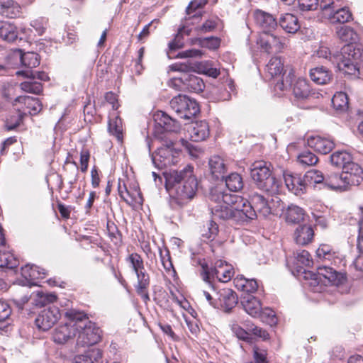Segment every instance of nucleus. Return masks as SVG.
Segmentation results:
<instances>
[{
	"mask_svg": "<svg viewBox=\"0 0 363 363\" xmlns=\"http://www.w3.org/2000/svg\"><path fill=\"white\" fill-rule=\"evenodd\" d=\"M303 273L306 274L305 278L306 279L308 278V275L314 281L321 279V277H323L328 280V283L333 285H339L345 279L342 274L337 273L335 269L328 267H318L317 275L309 272H306V270H303Z\"/></svg>",
	"mask_w": 363,
	"mask_h": 363,
	"instance_id": "obj_15",
	"label": "nucleus"
},
{
	"mask_svg": "<svg viewBox=\"0 0 363 363\" xmlns=\"http://www.w3.org/2000/svg\"><path fill=\"white\" fill-rule=\"evenodd\" d=\"M0 13L10 18L19 17L21 14V7L14 0H0Z\"/></svg>",
	"mask_w": 363,
	"mask_h": 363,
	"instance_id": "obj_27",
	"label": "nucleus"
},
{
	"mask_svg": "<svg viewBox=\"0 0 363 363\" xmlns=\"http://www.w3.org/2000/svg\"><path fill=\"white\" fill-rule=\"evenodd\" d=\"M21 274L26 279L34 281L38 279V267L34 264H26L21 267Z\"/></svg>",
	"mask_w": 363,
	"mask_h": 363,
	"instance_id": "obj_54",
	"label": "nucleus"
},
{
	"mask_svg": "<svg viewBox=\"0 0 363 363\" xmlns=\"http://www.w3.org/2000/svg\"><path fill=\"white\" fill-rule=\"evenodd\" d=\"M26 113L21 112L20 108H17V113L9 116L6 120V128L7 130H12L18 127L23 122Z\"/></svg>",
	"mask_w": 363,
	"mask_h": 363,
	"instance_id": "obj_48",
	"label": "nucleus"
},
{
	"mask_svg": "<svg viewBox=\"0 0 363 363\" xmlns=\"http://www.w3.org/2000/svg\"><path fill=\"white\" fill-rule=\"evenodd\" d=\"M298 7L301 11H313L320 5L318 0H298Z\"/></svg>",
	"mask_w": 363,
	"mask_h": 363,
	"instance_id": "obj_59",
	"label": "nucleus"
},
{
	"mask_svg": "<svg viewBox=\"0 0 363 363\" xmlns=\"http://www.w3.org/2000/svg\"><path fill=\"white\" fill-rule=\"evenodd\" d=\"M68 323L58 325L53 331L52 340L57 344H65L77 335V330Z\"/></svg>",
	"mask_w": 363,
	"mask_h": 363,
	"instance_id": "obj_23",
	"label": "nucleus"
},
{
	"mask_svg": "<svg viewBox=\"0 0 363 363\" xmlns=\"http://www.w3.org/2000/svg\"><path fill=\"white\" fill-rule=\"evenodd\" d=\"M310 77L318 84H325L331 79V74L325 67L320 66L311 69Z\"/></svg>",
	"mask_w": 363,
	"mask_h": 363,
	"instance_id": "obj_37",
	"label": "nucleus"
},
{
	"mask_svg": "<svg viewBox=\"0 0 363 363\" xmlns=\"http://www.w3.org/2000/svg\"><path fill=\"white\" fill-rule=\"evenodd\" d=\"M225 190L219 186H215L211 191V199L216 205L212 208L215 218H227V204L225 200Z\"/></svg>",
	"mask_w": 363,
	"mask_h": 363,
	"instance_id": "obj_13",
	"label": "nucleus"
},
{
	"mask_svg": "<svg viewBox=\"0 0 363 363\" xmlns=\"http://www.w3.org/2000/svg\"><path fill=\"white\" fill-rule=\"evenodd\" d=\"M231 330L238 339L243 340L247 342H251L252 337H250V335L239 325L235 324L231 326Z\"/></svg>",
	"mask_w": 363,
	"mask_h": 363,
	"instance_id": "obj_62",
	"label": "nucleus"
},
{
	"mask_svg": "<svg viewBox=\"0 0 363 363\" xmlns=\"http://www.w3.org/2000/svg\"><path fill=\"white\" fill-rule=\"evenodd\" d=\"M250 199L254 207L241 196L229 194L228 220L242 224L255 218L257 213L263 217H267L270 214H275L277 213L276 210L273 209L270 203L274 201L277 203L281 201L278 197H275V199H272L269 202L258 193L252 194Z\"/></svg>",
	"mask_w": 363,
	"mask_h": 363,
	"instance_id": "obj_1",
	"label": "nucleus"
},
{
	"mask_svg": "<svg viewBox=\"0 0 363 363\" xmlns=\"http://www.w3.org/2000/svg\"><path fill=\"white\" fill-rule=\"evenodd\" d=\"M332 104L333 108L337 111H346L349 106L347 95L342 91L335 93L332 99Z\"/></svg>",
	"mask_w": 363,
	"mask_h": 363,
	"instance_id": "obj_44",
	"label": "nucleus"
},
{
	"mask_svg": "<svg viewBox=\"0 0 363 363\" xmlns=\"http://www.w3.org/2000/svg\"><path fill=\"white\" fill-rule=\"evenodd\" d=\"M106 230L111 241L116 246H121L122 244V235L118 230L116 225L113 221L108 220L106 223Z\"/></svg>",
	"mask_w": 363,
	"mask_h": 363,
	"instance_id": "obj_45",
	"label": "nucleus"
},
{
	"mask_svg": "<svg viewBox=\"0 0 363 363\" xmlns=\"http://www.w3.org/2000/svg\"><path fill=\"white\" fill-rule=\"evenodd\" d=\"M275 89L281 91L291 90L298 101L308 99L313 93L308 82L302 77L296 78L294 69H290L281 82L275 84Z\"/></svg>",
	"mask_w": 363,
	"mask_h": 363,
	"instance_id": "obj_6",
	"label": "nucleus"
},
{
	"mask_svg": "<svg viewBox=\"0 0 363 363\" xmlns=\"http://www.w3.org/2000/svg\"><path fill=\"white\" fill-rule=\"evenodd\" d=\"M179 80L182 82L184 89L191 92H201L205 87L202 79L194 74H186Z\"/></svg>",
	"mask_w": 363,
	"mask_h": 363,
	"instance_id": "obj_30",
	"label": "nucleus"
},
{
	"mask_svg": "<svg viewBox=\"0 0 363 363\" xmlns=\"http://www.w3.org/2000/svg\"><path fill=\"white\" fill-rule=\"evenodd\" d=\"M305 211L296 206L289 205L283 212V218L288 224H298L304 220Z\"/></svg>",
	"mask_w": 363,
	"mask_h": 363,
	"instance_id": "obj_26",
	"label": "nucleus"
},
{
	"mask_svg": "<svg viewBox=\"0 0 363 363\" xmlns=\"http://www.w3.org/2000/svg\"><path fill=\"white\" fill-rule=\"evenodd\" d=\"M192 43L198 44L202 48L216 50L220 46V39L216 37L199 38L193 40Z\"/></svg>",
	"mask_w": 363,
	"mask_h": 363,
	"instance_id": "obj_50",
	"label": "nucleus"
},
{
	"mask_svg": "<svg viewBox=\"0 0 363 363\" xmlns=\"http://www.w3.org/2000/svg\"><path fill=\"white\" fill-rule=\"evenodd\" d=\"M124 201L133 208L142 206L144 199L140 189L136 184H130L127 188Z\"/></svg>",
	"mask_w": 363,
	"mask_h": 363,
	"instance_id": "obj_25",
	"label": "nucleus"
},
{
	"mask_svg": "<svg viewBox=\"0 0 363 363\" xmlns=\"http://www.w3.org/2000/svg\"><path fill=\"white\" fill-rule=\"evenodd\" d=\"M219 19L218 18L208 19L206 21L199 30L201 32H211L216 29L218 26Z\"/></svg>",
	"mask_w": 363,
	"mask_h": 363,
	"instance_id": "obj_63",
	"label": "nucleus"
},
{
	"mask_svg": "<svg viewBox=\"0 0 363 363\" xmlns=\"http://www.w3.org/2000/svg\"><path fill=\"white\" fill-rule=\"evenodd\" d=\"M254 19L256 24L263 30V33H269L277 26L275 17L262 10H256L254 12Z\"/></svg>",
	"mask_w": 363,
	"mask_h": 363,
	"instance_id": "obj_18",
	"label": "nucleus"
},
{
	"mask_svg": "<svg viewBox=\"0 0 363 363\" xmlns=\"http://www.w3.org/2000/svg\"><path fill=\"white\" fill-rule=\"evenodd\" d=\"M60 315V311L57 307H48L39 313L35 321V325L43 331L48 330L57 322Z\"/></svg>",
	"mask_w": 363,
	"mask_h": 363,
	"instance_id": "obj_11",
	"label": "nucleus"
},
{
	"mask_svg": "<svg viewBox=\"0 0 363 363\" xmlns=\"http://www.w3.org/2000/svg\"><path fill=\"white\" fill-rule=\"evenodd\" d=\"M18 74L32 79H38L45 82L48 81L50 79L48 74L43 71L33 72L32 70H26L18 72Z\"/></svg>",
	"mask_w": 363,
	"mask_h": 363,
	"instance_id": "obj_56",
	"label": "nucleus"
},
{
	"mask_svg": "<svg viewBox=\"0 0 363 363\" xmlns=\"http://www.w3.org/2000/svg\"><path fill=\"white\" fill-rule=\"evenodd\" d=\"M233 284L236 289L247 293H254L258 288V284L254 279H247L243 276H238L233 279Z\"/></svg>",
	"mask_w": 363,
	"mask_h": 363,
	"instance_id": "obj_34",
	"label": "nucleus"
},
{
	"mask_svg": "<svg viewBox=\"0 0 363 363\" xmlns=\"http://www.w3.org/2000/svg\"><path fill=\"white\" fill-rule=\"evenodd\" d=\"M65 317L69 320L68 324L72 325L76 330L90 321L88 315L76 309H69L65 313Z\"/></svg>",
	"mask_w": 363,
	"mask_h": 363,
	"instance_id": "obj_29",
	"label": "nucleus"
},
{
	"mask_svg": "<svg viewBox=\"0 0 363 363\" xmlns=\"http://www.w3.org/2000/svg\"><path fill=\"white\" fill-rule=\"evenodd\" d=\"M336 34L342 41L347 43L338 57L337 68L347 74H359L363 69V49L355 44L359 39L357 33L352 28L345 26L338 28Z\"/></svg>",
	"mask_w": 363,
	"mask_h": 363,
	"instance_id": "obj_3",
	"label": "nucleus"
},
{
	"mask_svg": "<svg viewBox=\"0 0 363 363\" xmlns=\"http://www.w3.org/2000/svg\"><path fill=\"white\" fill-rule=\"evenodd\" d=\"M284 70V63L280 57H272L265 67L267 77L273 79L279 76Z\"/></svg>",
	"mask_w": 363,
	"mask_h": 363,
	"instance_id": "obj_33",
	"label": "nucleus"
},
{
	"mask_svg": "<svg viewBox=\"0 0 363 363\" xmlns=\"http://www.w3.org/2000/svg\"><path fill=\"white\" fill-rule=\"evenodd\" d=\"M250 174L258 189L272 195L279 191L280 182L272 175L270 163L255 161L251 165Z\"/></svg>",
	"mask_w": 363,
	"mask_h": 363,
	"instance_id": "obj_4",
	"label": "nucleus"
},
{
	"mask_svg": "<svg viewBox=\"0 0 363 363\" xmlns=\"http://www.w3.org/2000/svg\"><path fill=\"white\" fill-rule=\"evenodd\" d=\"M294 255V265L298 269V272H301L304 267H309L312 264V259L308 251L300 250L296 251Z\"/></svg>",
	"mask_w": 363,
	"mask_h": 363,
	"instance_id": "obj_40",
	"label": "nucleus"
},
{
	"mask_svg": "<svg viewBox=\"0 0 363 363\" xmlns=\"http://www.w3.org/2000/svg\"><path fill=\"white\" fill-rule=\"evenodd\" d=\"M209 170L215 182H224L227 187V166L225 160L219 155L212 156L208 162Z\"/></svg>",
	"mask_w": 363,
	"mask_h": 363,
	"instance_id": "obj_14",
	"label": "nucleus"
},
{
	"mask_svg": "<svg viewBox=\"0 0 363 363\" xmlns=\"http://www.w3.org/2000/svg\"><path fill=\"white\" fill-rule=\"evenodd\" d=\"M330 162L333 166L342 168V170L347 165L353 162L351 154L346 151L335 152L330 156Z\"/></svg>",
	"mask_w": 363,
	"mask_h": 363,
	"instance_id": "obj_38",
	"label": "nucleus"
},
{
	"mask_svg": "<svg viewBox=\"0 0 363 363\" xmlns=\"http://www.w3.org/2000/svg\"><path fill=\"white\" fill-rule=\"evenodd\" d=\"M314 236V230L311 225H298L294 233V239L296 244L306 245L311 242Z\"/></svg>",
	"mask_w": 363,
	"mask_h": 363,
	"instance_id": "obj_24",
	"label": "nucleus"
},
{
	"mask_svg": "<svg viewBox=\"0 0 363 363\" xmlns=\"http://www.w3.org/2000/svg\"><path fill=\"white\" fill-rule=\"evenodd\" d=\"M306 184H323L324 185L325 178L321 172L318 170L312 169L308 171L305 174Z\"/></svg>",
	"mask_w": 363,
	"mask_h": 363,
	"instance_id": "obj_52",
	"label": "nucleus"
},
{
	"mask_svg": "<svg viewBox=\"0 0 363 363\" xmlns=\"http://www.w3.org/2000/svg\"><path fill=\"white\" fill-rule=\"evenodd\" d=\"M160 255L162 264L166 272L172 276L174 279H177V274L174 267L169 250L166 248L164 251L160 250Z\"/></svg>",
	"mask_w": 363,
	"mask_h": 363,
	"instance_id": "obj_42",
	"label": "nucleus"
},
{
	"mask_svg": "<svg viewBox=\"0 0 363 363\" xmlns=\"http://www.w3.org/2000/svg\"><path fill=\"white\" fill-rule=\"evenodd\" d=\"M284 179L288 189L295 195L300 196L306 192V184L305 177L302 178L298 174L285 172L284 173Z\"/></svg>",
	"mask_w": 363,
	"mask_h": 363,
	"instance_id": "obj_16",
	"label": "nucleus"
},
{
	"mask_svg": "<svg viewBox=\"0 0 363 363\" xmlns=\"http://www.w3.org/2000/svg\"><path fill=\"white\" fill-rule=\"evenodd\" d=\"M324 186L334 190H346L348 186L343 179V173L333 174L325 178Z\"/></svg>",
	"mask_w": 363,
	"mask_h": 363,
	"instance_id": "obj_39",
	"label": "nucleus"
},
{
	"mask_svg": "<svg viewBox=\"0 0 363 363\" xmlns=\"http://www.w3.org/2000/svg\"><path fill=\"white\" fill-rule=\"evenodd\" d=\"M18 264V259L12 252L0 250V267L15 269Z\"/></svg>",
	"mask_w": 363,
	"mask_h": 363,
	"instance_id": "obj_41",
	"label": "nucleus"
},
{
	"mask_svg": "<svg viewBox=\"0 0 363 363\" xmlns=\"http://www.w3.org/2000/svg\"><path fill=\"white\" fill-rule=\"evenodd\" d=\"M22 65L29 69L37 67L40 65L39 55L34 52H28L21 55Z\"/></svg>",
	"mask_w": 363,
	"mask_h": 363,
	"instance_id": "obj_47",
	"label": "nucleus"
},
{
	"mask_svg": "<svg viewBox=\"0 0 363 363\" xmlns=\"http://www.w3.org/2000/svg\"><path fill=\"white\" fill-rule=\"evenodd\" d=\"M279 25L286 32L289 33H295L300 28L298 18L288 13L281 16Z\"/></svg>",
	"mask_w": 363,
	"mask_h": 363,
	"instance_id": "obj_32",
	"label": "nucleus"
},
{
	"mask_svg": "<svg viewBox=\"0 0 363 363\" xmlns=\"http://www.w3.org/2000/svg\"><path fill=\"white\" fill-rule=\"evenodd\" d=\"M90 157V151L87 148H82L80 151V166L79 167H78L82 173L87 172Z\"/></svg>",
	"mask_w": 363,
	"mask_h": 363,
	"instance_id": "obj_57",
	"label": "nucleus"
},
{
	"mask_svg": "<svg viewBox=\"0 0 363 363\" xmlns=\"http://www.w3.org/2000/svg\"><path fill=\"white\" fill-rule=\"evenodd\" d=\"M307 144L315 152L323 155L329 153L335 145L333 140L319 135L308 138Z\"/></svg>",
	"mask_w": 363,
	"mask_h": 363,
	"instance_id": "obj_21",
	"label": "nucleus"
},
{
	"mask_svg": "<svg viewBox=\"0 0 363 363\" xmlns=\"http://www.w3.org/2000/svg\"><path fill=\"white\" fill-rule=\"evenodd\" d=\"M316 255L320 259H328L332 257L330 246L323 244L316 250Z\"/></svg>",
	"mask_w": 363,
	"mask_h": 363,
	"instance_id": "obj_60",
	"label": "nucleus"
},
{
	"mask_svg": "<svg viewBox=\"0 0 363 363\" xmlns=\"http://www.w3.org/2000/svg\"><path fill=\"white\" fill-rule=\"evenodd\" d=\"M244 186L243 179L240 174L233 172L228 174V191H240Z\"/></svg>",
	"mask_w": 363,
	"mask_h": 363,
	"instance_id": "obj_49",
	"label": "nucleus"
},
{
	"mask_svg": "<svg viewBox=\"0 0 363 363\" xmlns=\"http://www.w3.org/2000/svg\"><path fill=\"white\" fill-rule=\"evenodd\" d=\"M77 345L81 347H89L97 344L101 340L102 330L92 321L77 330Z\"/></svg>",
	"mask_w": 363,
	"mask_h": 363,
	"instance_id": "obj_9",
	"label": "nucleus"
},
{
	"mask_svg": "<svg viewBox=\"0 0 363 363\" xmlns=\"http://www.w3.org/2000/svg\"><path fill=\"white\" fill-rule=\"evenodd\" d=\"M203 279L208 281L209 279L216 277L220 282H227L224 280L227 277V263L225 261L218 260L216 262L215 267L211 271L208 269V265L203 264Z\"/></svg>",
	"mask_w": 363,
	"mask_h": 363,
	"instance_id": "obj_19",
	"label": "nucleus"
},
{
	"mask_svg": "<svg viewBox=\"0 0 363 363\" xmlns=\"http://www.w3.org/2000/svg\"><path fill=\"white\" fill-rule=\"evenodd\" d=\"M257 318H259L262 321L266 322L269 325H274L277 323V318L275 316V313L272 309L269 308H262L260 315H259Z\"/></svg>",
	"mask_w": 363,
	"mask_h": 363,
	"instance_id": "obj_55",
	"label": "nucleus"
},
{
	"mask_svg": "<svg viewBox=\"0 0 363 363\" xmlns=\"http://www.w3.org/2000/svg\"><path fill=\"white\" fill-rule=\"evenodd\" d=\"M254 359L255 363H268L266 359L267 352L264 350H260L256 346L253 347Z\"/></svg>",
	"mask_w": 363,
	"mask_h": 363,
	"instance_id": "obj_64",
	"label": "nucleus"
},
{
	"mask_svg": "<svg viewBox=\"0 0 363 363\" xmlns=\"http://www.w3.org/2000/svg\"><path fill=\"white\" fill-rule=\"evenodd\" d=\"M342 173H343V179L346 182L347 186H357L363 180V170L358 164L354 162L347 165Z\"/></svg>",
	"mask_w": 363,
	"mask_h": 363,
	"instance_id": "obj_17",
	"label": "nucleus"
},
{
	"mask_svg": "<svg viewBox=\"0 0 363 363\" xmlns=\"http://www.w3.org/2000/svg\"><path fill=\"white\" fill-rule=\"evenodd\" d=\"M126 261L137 277V284L135 286L136 293L145 303H147L150 300L148 292L150 278L145 270L144 260L140 254L132 252L126 257Z\"/></svg>",
	"mask_w": 363,
	"mask_h": 363,
	"instance_id": "obj_5",
	"label": "nucleus"
},
{
	"mask_svg": "<svg viewBox=\"0 0 363 363\" xmlns=\"http://www.w3.org/2000/svg\"><path fill=\"white\" fill-rule=\"evenodd\" d=\"M57 299V296L54 293H43L38 291L34 295V304L38 307H43L47 304L52 303Z\"/></svg>",
	"mask_w": 363,
	"mask_h": 363,
	"instance_id": "obj_43",
	"label": "nucleus"
},
{
	"mask_svg": "<svg viewBox=\"0 0 363 363\" xmlns=\"http://www.w3.org/2000/svg\"><path fill=\"white\" fill-rule=\"evenodd\" d=\"M156 137L163 141L162 147L157 149L154 157V161L160 168H166L175 165L179 162V151L173 148L174 143L167 138V134L162 132Z\"/></svg>",
	"mask_w": 363,
	"mask_h": 363,
	"instance_id": "obj_7",
	"label": "nucleus"
},
{
	"mask_svg": "<svg viewBox=\"0 0 363 363\" xmlns=\"http://www.w3.org/2000/svg\"><path fill=\"white\" fill-rule=\"evenodd\" d=\"M170 71L172 72H189L193 70V67L191 63L189 62H176L171 65L169 67Z\"/></svg>",
	"mask_w": 363,
	"mask_h": 363,
	"instance_id": "obj_61",
	"label": "nucleus"
},
{
	"mask_svg": "<svg viewBox=\"0 0 363 363\" xmlns=\"http://www.w3.org/2000/svg\"><path fill=\"white\" fill-rule=\"evenodd\" d=\"M170 106L182 119H191L200 113L197 101L185 95H178L170 101Z\"/></svg>",
	"mask_w": 363,
	"mask_h": 363,
	"instance_id": "obj_8",
	"label": "nucleus"
},
{
	"mask_svg": "<svg viewBox=\"0 0 363 363\" xmlns=\"http://www.w3.org/2000/svg\"><path fill=\"white\" fill-rule=\"evenodd\" d=\"M189 135L190 139L194 142L206 140L210 135L208 123L205 121L196 122L190 130Z\"/></svg>",
	"mask_w": 363,
	"mask_h": 363,
	"instance_id": "obj_28",
	"label": "nucleus"
},
{
	"mask_svg": "<svg viewBox=\"0 0 363 363\" xmlns=\"http://www.w3.org/2000/svg\"><path fill=\"white\" fill-rule=\"evenodd\" d=\"M0 38L9 43L14 42L18 38L17 28L9 22H0Z\"/></svg>",
	"mask_w": 363,
	"mask_h": 363,
	"instance_id": "obj_36",
	"label": "nucleus"
},
{
	"mask_svg": "<svg viewBox=\"0 0 363 363\" xmlns=\"http://www.w3.org/2000/svg\"><path fill=\"white\" fill-rule=\"evenodd\" d=\"M108 130L111 135L116 137L117 140L122 143L123 141V121L119 115L111 118L108 123Z\"/></svg>",
	"mask_w": 363,
	"mask_h": 363,
	"instance_id": "obj_35",
	"label": "nucleus"
},
{
	"mask_svg": "<svg viewBox=\"0 0 363 363\" xmlns=\"http://www.w3.org/2000/svg\"><path fill=\"white\" fill-rule=\"evenodd\" d=\"M218 225L213 220H208L203 226L201 235L208 240H213L218 233Z\"/></svg>",
	"mask_w": 363,
	"mask_h": 363,
	"instance_id": "obj_46",
	"label": "nucleus"
},
{
	"mask_svg": "<svg viewBox=\"0 0 363 363\" xmlns=\"http://www.w3.org/2000/svg\"><path fill=\"white\" fill-rule=\"evenodd\" d=\"M13 106H18L21 112L27 114L28 112L30 116H36L43 109V104L40 100L38 98L29 96H20L16 97L13 102Z\"/></svg>",
	"mask_w": 363,
	"mask_h": 363,
	"instance_id": "obj_12",
	"label": "nucleus"
},
{
	"mask_svg": "<svg viewBox=\"0 0 363 363\" xmlns=\"http://www.w3.org/2000/svg\"><path fill=\"white\" fill-rule=\"evenodd\" d=\"M260 48L267 53L281 52L286 47V39L273 33H262L257 41Z\"/></svg>",
	"mask_w": 363,
	"mask_h": 363,
	"instance_id": "obj_10",
	"label": "nucleus"
},
{
	"mask_svg": "<svg viewBox=\"0 0 363 363\" xmlns=\"http://www.w3.org/2000/svg\"><path fill=\"white\" fill-rule=\"evenodd\" d=\"M164 177L165 188L173 206L182 207L194 197L198 182L192 165L188 164L180 171H170Z\"/></svg>",
	"mask_w": 363,
	"mask_h": 363,
	"instance_id": "obj_2",
	"label": "nucleus"
},
{
	"mask_svg": "<svg viewBox=\"0 0 363 363\" xmlns=\"http://www.w3.org/2000/svg\"><path fill=\"white\" fill-rule=\"evenodd\" d=\"M244 310L253 318L260 315L262 305L260 301L253 296H247L243 298L241 302Z\"/></svg>",
	"mask_w": 363,
	"mask_h": 363,
	"instance_id": "obj_31",
	"label": "nucleus"
},
{
	"mask_svg": "<svg viewBox=\"0 0 363 363\" xmlns=\"http://www.w3.org/2000/svg\"><path fill=\"white\" fill-rule=\"evenodd\" d=\"M325 12L331 23H345L349 22L352 16L347 8H337L335 4Z\"/></svg>",
	"mask_w": 363,
	"mask_h": 363,
	"instance_id": "obj_20",
	"label": "nucleus"
},
{
	"mask_svg": "<svg viewBox=\"0 0 363 363\" xmlns=\"http://www.w3.org/2000/svg\"><path fill=\"white\" fill-rule=\"evenodd\" d=\"M30 79L21 83V89L28 93L40 94L43 91V84L40 82L33 81L32 79Z\"/></svg>",
	"mask_w": 363,
	"mask_h": 363,
	"instance_id": "obj_51",
	"label": "nucleus"
},
{
	"mask_svg": "<svg viewBox=\"0 0 363 363\" xmlns=\"http://www.w3.org/2000/svg\"><path fill=\"white\" fill-rule=\"evenodd\" d=\"M168 46L171 50H176L177 49L183 48V29L179 30L178 33L175 35V38L169 43Z\"/></svg>",
	"mask_w": 363,
	"mask_h": 363,
	"instance_id": "obj_58",
	"label": "nucleus"
},
{
	"mask_svg": "<svg viewBox=\"0 0 363 363\" xmlns=\"http://www.w3.org/2000/svg\"><path fill=\"white\" fill-rule=\"evenodd\" d=\"M298 161L304 166H312L315 164L318 159L315 155L309 151H304L298 156Z\"/></svg>",
	"mask_w": 363,
	"mask_h": 363,
	"instance_id": "obj_53",
	"label": "nucleus"
},
{
	"mask_svg": "<svg viewBox=\"0 0 363 363\" xmlns=\"http://www.w3.org/2000/svg\"><path fill=\"white\" fill-rule=\"evenodd\" d=\"M155 121L157 125L160 126L167 133L177 132L181 128V124L177 120L161 111H157L155 115Z\"/></svg>",
	"mask_w": 363,
	"mask_h": 363,
	"instance_id": "obj_22",
	"label": "nucleus"
}]
</instances>
